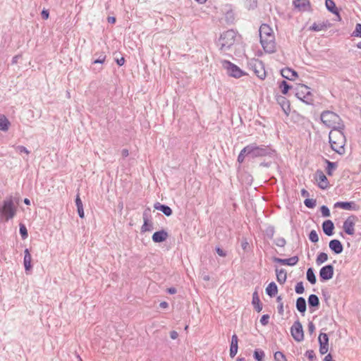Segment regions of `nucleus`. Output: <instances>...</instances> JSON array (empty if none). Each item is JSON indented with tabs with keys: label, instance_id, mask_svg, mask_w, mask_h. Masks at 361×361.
I'll use <instances>...</instances> for the list:
<instances>
[{
	"label": "nucleus",
	"instance_id": "1",
	"mask_svg": "<svg viewBox=\"0 0 361 361\" xmlns=\"http://www.w3.org/2000/svg\"><path fill=\"white\" fill-rule=\"evenodd\" d=\"M343 130H331L329 135L331 149L341 155L345 153L344 147L346 141Z\"/></svg>",
	"mask_w": 361,
	"mask_h": 361
},
{
	"label": "nucleus",
	"instance_id": "2",
	"mask_svg": "<svg viewBox=\"0 0 361 361\" xmlns=\"http://www.w3.org/2000/svg\"><path fill=\"white\" fill-rule=\"evenodd\" d=\"M322 123L332 130L344 129V124L338 115L333 111H326L321 114Z\"/></svg>",
	"mask_w": 361,
	"mask_h": 361
},
{
	"label": "nucleus",
	"instance_id": "3",
	"mask_svg": "<svg viewBox=\"0 0 361 361\" xmlns=\"http://www.w3.org/2000/svg\"><path fill=\"white\" fill-rule=\"evenodd\" d=\"M243 152H247V156L252 158L265 157L271 154V149L268 146L257 145L252 143L243 148Z\"/></svg>",
	"mask_w": 361,
	"mask_h": 361
},
{
	"label": "nucleus",
	"instance_id": "4",
	"mask_svg": "<svg viewBox=\"0 0 361 361\" xmlns=\"http://www.w3.org/2000/svg\"><path fill=\"white\" fill-rule=\"evenodd\" d=\"M236 33L233 30H228L221 35L218 45L222 51L228 50L235 43Z\"/></svg>",
	"mask_w": 361,
	"mask_h": 361
},
{
	"label": "nucleus",
	"instance_id": "5",
	"mask_svg": "<svg viewBox=\"0 0 361 361\" xmlns=\"http://www.w3.org/2000/svg\"><path fill=\"white\" fill-rule=\"evenodd\" d=\"M295 96L307 104H313V94L310 92V88L305 85L300 84L298 85Z\"/></svg>",
	"mask_w": 361,
	"mask_h": 361
},
{
	"label": "nucleus",
	"instance_id": "6",
	"mask_svg": "<svg viewBox=\"0 0 361 361\" xmlns=\"http://www.w3.org/2000/svg\"><path fill=\"white\" fill-rule=\"evenodd\" d=\"M221 64L222 67L226 71V73L231 77L239 78L245 75L240 68L228 61H222Z\"/></svg>",
	"mask_w": 361,
	"mask_h": 361
},
{
	"label": "nucleus",
	"instance_id": "7",
	"mask_svg": "<svg viewBox=\"0 0 361 361\" xmlns=\"http://www.w3.org/2000/svg\"><path fill=\"white\" fill-rule=\"evenodd\" d=\"M1 212L6 217V220L12 219L16 214V209L11 199L6 200L4 202L3 207L0 208Z\"/></svg>",
	"mask_w": 361,
	"mask_h": 361
},
{
	"label": "nucleus",
	"instance_id": "8",
	"mask_svg": "<svg viewBox=\"0 0 361 361\" xmlns=\"http://www.w3.org/2000/svg\"><path fill=\"white\" fill-rule=\"evenodd\" d=\"M358 221L355 215L349 216L343 222V228L345 233L350 235L355 234V226Z\"/></svg>",
	"mask_w": 361,
	"mask_h": 361
},
{
	"label": "nucleus",
	"instance_id": "9",
	"mask_svg": "<svg viewBox=\"0 0 361 361\" xmlns=\"http://www.w3.org/2000/svg\"><path fill=\"white\" fill-rule=\"evenodd\" d=\"M260 43L266 52L271 54L276 51V42L274 36L260 38Z\"/></svg>",
	"mask_w": 361,
	"mask_h": 361
},
{
	"label": "nucleus",
	"instance_id": "10",
	"mask_svg": "<svg viewBox=\"0 0 361 361\" xmlns=\"http://www.w3.org/2000/svg\"><path fill=\"white\" fill-rule=\"evenodd\" d=\"M255 74L261 80L266 77V72L263 63L259 60H252L249 63Z\"/></svg>",
	"mask_w": 361,
	"mask_h": 361
},
{
	"label": "nucleus",
	"instance_id": "11",
	"mask_svg": "<svg viewBox=\"0 0 361 361\" xmlns=\"http://www.w3.org/2000/svg\"><path fill=\"white\" fill-rule=\"evenodd\" d=\"M291 335L296 341H302L304 339L302 326L298 320L294 322L290 328Z\"/></svg>",
	"mask_w": 361,
	"mask_h": 361
},
{
	"label": "nucleus",
	"instance_id": "12",
	"mask_svg": "<svg viewBox=\"0 0 361 361\" xmlns=\"http://www.w3.org/2000/svg\"><path fill=\"white\" fill-rule=\"evenodd\" d=\"M334 276V267L331 264L323 267L319 271V276L321 280L327 281L331 279Z\"/></svg>",
	"mask_w": 361,
	"mask_h": 361
},
{
	"label": "nucleus",
	"instance_id": "13",
	"mask_svg": "<svg viewBox=\"0 0 361 361\" xmlns=\"http://www.w3.org/2000/svg\"><path fill=\"white\" fill-rule=\"evenodd\" d=\"M315 180L318 183V186L322 189H326L329 187V181L326 176L322 171H317L315 173Z\"/></svg>",
	"mask_w": 361,
	"mask_h": 361
},
{
	"label": "nucleus",
	"instance_id": "14",
	"mask_svg": "<svg viewBox=\"0 0 361 361\" xmlns=\"http://www.w3.org/2000/svg\"><path fill=\"white\" fill-rule=\"evenodd\" d=\"M334 207L349 211H357L359 209V207L354 202H337L334 204Z\"/></svg>",
	"mask_w": 361,
	"mask_h": 361
},
{
	"label": "nucleus",
	"instance_id": "15",
	"mask_svg": "<svg viewBox=\"0 0 361 361\" xmlns=\"http://www.w3.org/2000/svg\"><path fill=\"white\" fill-rule=\"evenodd\" d=\"M329 248L335 254H341L343 250V247L338 240H331L329 244Z\"/></svg>",
	"mask_w": 361,
	"mask_h": 361
},
{
	"label": "nucleus",
	"instance_id": "16",
	"mask_svg": "<svg viewBox=\"0 0 361 361\" xmlns=\"http://www.w3.org/2000/svg\"><path fill=\"white\" fill-rule=\"evenodd\" d=\"M273 260L275 262L280 263L283 265L293 266L298 263V257L297 256H294L288 259L274 257Z\"/></svg>",
	"mask_w": 361,
	"mask_h": 361
},
{
	"label": "nucleus",
	"instance_id": "17",
	"mask_svg": "<svg viewBox=\"0 0 361 361\" xmlns=\"http://www.w3.org/2000/svg\"><path fill=\"white\" fill-rule=\"evenodd\" d=\"M259 31L260 38L274 36L272 28L267 24H262Z\"/></svg>",
	"mask_w": 361,
	"mask_h": 361
},
{
	"label": "nucleus",
	"instance_id": "18",
	"mask_svg": "<svg viewBox=\"0 0 361 361\" xmlns=\"http://www.w3.org/2000/svg\"><path fill=\"white\" fill-rule=\"evenodd\" d=\"M322 229L326 235L331 236L334 234V223L331 220L324 221L322 224Z\"/></svg>",
	"mask_w": 361,
	"mask_h": 361
},
{
	"label": "nucleus",
	"instance_id": "19",
	"mask_svg": "<svg viewBox=\"0 0 361 361\" xmlns=\"http://www.w3.org/2000/svg\"><path fill=\"white\" fill-rule=\"evenodd\" d=\"M167 238L168 233L164 230L155 232L152 237V240L154 243H162L166 240Z\"/></svg>",
	"mask_w": 361,
	"mask_h": 361
},
{
	"label": "nucleus",
	"instance_id": "20",
	"mask_svg": "<svg viewBox=\"0 0 361 361\" xmlns=\"http://www.w3.org/2000/svg\"><path fill=\"white\" fill-rule=\"evenodd\" d=\"M238 336L235 334H233L231 338V343L230 346V356L231 357H234L238 353Z\"/></svg>",
	"mask_w": 361,
	"mask_h": 361
},
{
	"label": "nucleus",
	"instance_id": "21",
	"mask_svg": "<svg viewBox=\"0 0 361 361\" xmlns=\"http://www.w3.org/2000/svg\"><path fill=\"white\" fill-rule=\"evenodd\" d=\"M295 8L298 11H306L310 7L309 0H294L293 2Z\"/></svg>",
	"mask_w": 361,
	"mask_h": 361
},
{
	"label": "nucleus",
	"instance_id": "22",
	"mask_svg": "<svg viewBox=\"0 0 361 361\" xmlns=\"http://www.w3.org/2000/svg\"><path fill=\"white\" fill-rule=\"evenodd\" d=\"M281 75L290 80H293L298 77V73L296 71L287 68L281 70Z\"/></svg>",
	"mask_w": 361,
	"mask_h": 361
},
{
	"label": "nucleus",
	"instance_id": "23",
	"mask_svg": "<svg viewBox=\"0 0 361 361\" xmlns=\"http://www.w3.org/2000/svg\"><path fill=\"white\" fill-rule=\"evenodd\" d=\"M144 224L141 227L142 232L151 231L153 229V224L149 221L148 214L146 212L143 213Z\"/></svg>",
	"mask_w": 361,
	"mask_h": 361
},
{
	"label": "nucleus",
	"instance_id": "24",
	"mask_svg": "<svg viewBox=\"0 0 361 361\" xmlns=\"http://www.w3.org/2000/svg\"><path fill=\"white\" fill-rule=\"evenodd\" d=\"M155 209L162 212L166 216H169L172 214V209L167 205L156 202L154 205Z\"/></svg>",
	"mask_w": 361,
	"mask_h": 361
},
{
	"label": "nucleus",
	"instance_id": "25",
	"mask_svg": "<svg viewBox=\"0 0 361 361\" xmlns=\"http://www.w3.org/2000/svg\"><path fill=\"white\" fill-rule=\"evenodd\" d=\"M326 8L334 14H336L339 20H341V16L338 13V10L336 6V4L333 0H326Z\"/></svg>",
	"mask_w": 361,
	"mask_h": 361
},
{
	"label": "nucleus",
	"instance_id": "26",
	"mask_svg": "<svg viewBox=\"0 0 361 361\" xmlns=\"http://www.w3.org/2000/svg\"><path fill=\"white\" fill-rule=\"evenodd\" d=\"M278 102L281 105L283 111L286 115H288L290 108L288 101L283 97L278 99Z\"/></svg>",
	"mask_w": 361,
	"mask_h": 361
},
{
	"label": "nucleus",
	"instance_id": "27",
	"mask_svg": "<svg viewBox=\"0 0 361 361\" xmlns=\"http://www.w3.org/2000/svg\"><path fill=\"white\" fill-rule=\"evenodd\" d=\"M276 274L277 281L281 284L284 283L287 279L286 270L283 269H276Z\"/></svg>",
	"mask_w": 361,
	"mask_h": 361
},
{
	"label": "nucleus",
	"instance_id": "28",
	"mask_svg": "<svg viewBox=\"0 0 361 361\" xmlns=\"http://www.w3.org/2000/svg\"><path fill=\"white\" fill-rule=\"evenodd\" d=\"M296 308L301 313H304L306 311L307 305H306V301L304 298L299 297L297 299Z\"/></svg>",
	"mask_w": 361,
	"mask_h": 361
},
{
	"label": "nucleus",
	"instance_id": "29",
	"mask_svg": "<svg viewBox=\"0 0 361 361\" xmlns=\"http://www.w3.org/2000/svg\"><path fill=\"white\" fill-rule=\"evenodd\" d=\"M278 292V288L274 282L270 283L266 288V293L270 297H274Z\"/></svg>",
	"mask_w": 361,
	"mask_h": 361
},
{
	"label": "nucleus",
	"instance_id": "30",
	"mask_svg": "<svg viewBox=\"0 0 361 361\" xmlns=\"http://www.w3.org/2000/svg\"><path fill=\"white\" fill-rule=\"evenodd\" d=\"M252 305L257 312H259L262 310V305L260 303V300L258 296L257 292H255L252 295Z\"/></svg>",
	"mask_w": 361,
	"mask_h": 361
},
{
	"label": "nucleus",
	"instance_id": "31",
	"mask_svg": "<svg viewBox=\"0 0 361 361\" xmlns=\"http://www.w3.org/2000/svg\"><path fill=\"white\" fill-rule=\"evenodd\" d=\"M75 204L77 207V210H78L79 216L80 218H84L85 214H84V210H83L82 202V200H80L79 194H78L76 196Z\"/></svg>",
	"mask_w": 361,
	"mask_h": 361
},
{
	"label": "nucleus",
	"instance_id": "32",
	"mask_svg": "<svg viewBox=\"0 0 361 361\" xmlns=\"http://www.w3.org/2000/svg\"><path fill=\"white\" fill-rule=\"evenodd\" d=\"M10 122L7 118L3 114H0V130L6 131L8 130Z\"/></svg>",
	"mask_w": 361,
	"mask_h": 361
},
{
	"label": "nucleus",
	"instance_id": "33",
	"mask_svg": "<svg viewBox=\"0 0 361 361\" xmlns=\"http://www.w3.org/2000/svg\"><path fill=\"white\" fill-rule=\"evenodd\" d=\"M31 255L27 249L25 250L24 257V266L26 271H29L31 269Z\"/></svg>",
	"mask_w": 361,
	"mask_h": 361
},
{
	"label": "nucleus",
	"instance_id": "34",
	"mask_svg": "<svg viewBox=\"0 0 361 361\" xmlns=\"http://www.w3.org/2000/svg\"><path fill=\"white\" fill-rule=\"evenodd\" d=\"M308 304L310 307H318L319 305V300L317 295L312 294L308 298Z\"/></svg>",
	"mask_w": 361,
	"mask_h": 361
},
{
	"label": "nucleus",
	"instance_id": "35",
	"mask_svg": "<svg viewBox=\"0 0 361 361\" xmlns=\"http://www.w3.org/2000/svg\"><path fill=\"white\" fill-rule=\"evenodd\" d=\"M307 279L311 284H315L317 279L312 268H309L307 271Z\"/></svg>",
	"mask_w": 361,
	"mask_h": 361
},
{
	"label": "nucleus",
	"instance_id": "36",
	"mask_svg": "<svg viewBox=\"0 0 361 361\" xmlns=\"http://www.w3.org/2000/svg\"><path fill=\"white\" fill-rule=\"evenodd\" d=\"M326 162L327 164L326 173L329 176H332L333 171L335 170L337 167V164L335 162H331L329 160H326Z\"/></svg>",
	"mask_w": 361,
	"mask_h": 361
},
{
	"label": "nucleus",
	"instance_id": "37",
	"mask_svg": "<svg viewBox=\"0 0 361 361\" xmlns=\"http://www.w3.org/2000/svg\"><path fill=\"white\" fill-rule=\"evenodd\" d=\"M328 259V255L325 252H320L316 259V263L317 265H321Z\"/></svg>",
	"mask_w": 361,
	"mask_h": 361
},
{
	"label": "nucleus",
	"instance_id": "38",
	"mask_svg": "<svg viewBox=\"0 0 361 361\" xmlns=\"http://www.w3.org/2000/svg\"><path fill=\"white\" fill-rule=\"evenodd\" d=\"M319 345H329V337L325 333H321L319 336Z\"/></svg>",
	"mask_w": 361,
	"mask_h": 361
},
{
	"label": "nucleus",
	"instance_id": "39",
	"mask_svg": "<svg viewBox=\"0 0 361 361\" xmlns=\"http://www.w3.org/2000/svg\"><path fill=\"white\" fill-rule=\"evenodd\" d=\"M279 88L281 90V92L283 94H286L288 93L290 87L289 86V85L288 84V82L286 81L283 80L279 85Z\"/></svg>",
	"mask_w": 361,
	"mask_h": 361
},
{
	"label": "nucleus",
	"instance_id": "40",
	"mask_svg": "<svg viewBox=\"0 0 361 361\" xmlns=\"http://www.w3.org/2000/svg\"><path fill=\"white\" fill-rule=\"evenodd\" d=\"M264 353L262 350H255L254 352V357L257 361H263Z\"/></svg>",
	"mask_w": 361,
	"mask_h": 361
},
{
	"label": "nucleus",
	"instance_id": "41",
	"mask_svg": "<svg viewBox=\"0 0 361 361\" xmlns=\"http://www.w3.org/2000/svg\"><path fill=\"white\" fill-rule=\"evenodd\" d=\"M326 27L324 23H314L311 27L310 30L313 31H321Z\"/></svg>",
	"mask_w": 361,
	"mask_h": 361
},
{
	"label": "nucleus",
	"instance_id": "42",
	"mask_svg": "<svg viewBox=\"0 0 361 361\" xmlns=\"http://www.w3.org/2000/svg\"><path fill=\"white\" fill-rule=\"evenodd\" d=\"M304 204L307 207L312 209L316 206V200L307 198L305 200Z\"/></svg>",
	"mask_w": 361,
	"mask_h": 361
},
{
	"label": "nucleus",
	"instance_id": "43",
	"mask_svg": "<svg viewBox=\"0 0 361 361\" xmlns=\"http://www.w3.org/2000/svg\"><path fill=\"white\" fill-rule=\"evenodd\" d=\"M309 239L313 243H317L319 241V236L316 231L312 230L310 231L309 234Z\"/></svg>",
	"mask_w": 361,
	"mask_h": 361
},
{
	"label": "nucleus",
	"instance_id": "44",
	"mask_svg": "<svg viewBox=\"0 0 361 361\" xmlns=\"http://www.w3.org/2000/svg\"><path fill=\"white\" fill-rule=\"evenodd\" d=\"M274 359L276 361H286L284 354L280 351L274 353Z\"/></svg>",
	"mask_w": 361,
	"mask_h": 361
},
{
	"label": "nucleus",
	"instance_id": "45",
	"mask_svg": "<svg viewBox=\"0 0 361 361\" xmlns=\"http://www.w3.org/2000/svg\"><path fill=\"white\" fill-rule=\"evenodd\" d=\"M352 36L361 37V24L357 23L355 26V30L353 32Z\"/></svg>",
	"mask_w": 361,
	"mask_h": 361
},
{
	"label": "nucleus",
	"instance_id": "46",
	"mask_svg": "<svg viewBox=\"0 0 361 361\" xmlns=\"http://www.w3.org/2000/svg\"><path fill=\"white\" fill-rule=\"evenodd\" d=\"M225 18H226V20L227 21V23H233L234 20L233 12L232 11H229L226 12V13L225 15Z\"/></svg>",
	"mask_w": 361,
	"mask_h": 361
},
{
	"label": "nucleus",
	"instance_id": "47",
	"mask_svg": "<svg viewBox=\"0 0 361 361\" xmlns=\"http://www.w3.org/2000/svg\"><path fill=\"white\" fill-rule=\"evenodd\" d=\"M305 291V288H304V286H303V283L302 282H298L297 283L296 286H295V292L298 293V294H302Z\"/></svg>",
	"mask_w": 361,
	"mask_h": 361
},
{
	"label": "nucleus",
	"instance_id": "48",
	"mask_svg": "<svg viewBox=\"0 0 361 361\" xmlns=\"http://www.w3.org/2000/svg\"><path fill=\"white\" fill-rule=\"evenodd\" d=\"M20 233L23 239L27 237V231L25 225H20Z\"/></svg>",
	"mask_w": 361,
	"mask_h": 361
},
{
	"label": "nucleus",
	"instance_id": "49",
	"mask_svg": "<svg viewBox=\"0 0 361 361\" xmlns=\"http://www.w3.org/2000/svg\"><path fill=\"white\" fill-rule=\"evenodd\" d=\"M321 212L324 217H329L330 216V211L326 206L323 205L321 207Z\"/></svg>",
	"mask_w": 361,
	"mask_h": 361
},
{
	"label": "nucleus",
	"instance_id": "50",
	"mask_svg": "<svg viewBox=\"0 0 361 361\" xmlns=\"http://www.w3.org/2000/svg\"><path fill=\"white\" fill-rule=\"evenodd\" d=\"M269 316L268 314H264L260 319V323L263 326H266L269 323Z\"/></svg>",
	"mask_w": 361,
	"mask_h": 361
},
{
	"label": "nucleus",
	"instance_id": "51",
	"mask_svg": "<svg viewBox=\"0 0 361 361\" xmlns=\"http://www.w3.org/2000/svg\"><path fill=\"white\" fill-rule=\"evenodd\" d=\"M247 156V152H243V149L240 151V154L238 157V161L239 163H243L244 161L245 157Z\"/></svg>",
	"mask_w": 361,
	"mask_h": 361
},
{
	"label": "nucleus",
	"instance_id": "52",
	"mask_svg": "<svg viewBox=\"0 0 361 361\" xmlns=\"http://www.w3.org/2000/svg\"><path fill=\"white\" fill-rule=\"evenodd\" d=\"M275 243L279 247H283L286 245V240L283 238H279L276 240Z\"/></svg>",
	"mask_w": 361,
	"mask_h": 361
},
{
	"label": "nucleus",
	"instance_id": "53",
	"mask_svg": "<svg viewBox=\"0 0 361 361\" xmlns=\"http://www.w3.org/2000/svg\"><path fill=\"white\" fill-rule=\"evenodd\" d=\"M329 345H319V352L322 355H324L328 352Z\"/></svg>",
	"mask_w": 361,
	"mask_h": 361
},
{
	"label": "nucleus",
	"instance_id": "54",
	"mask_svg": "<svg viewBox=\"0 0 361 361\" xmlns=\"http://www.w3.org/2000/svg\"><path fill=\"white\" fill-rule=\"evenodd\" d=\"M105 59H106V56L102 54L97 59H95L93 61V63H94V64H96V63H103L104 62V61H105Z\"/></svg>",
	"mask_w": 361,
	"mask_h": 361
},
{
	"label": "nucleus",
	"instance_id": "55",
	"mask_svg": "<svg viewBox=\"0 0 361 361\" xmlns=\"http://www.w3.org/2000/svg\"><path fill=\"white\" fill-rule=\"evenodd\" d=\"M306 356L308 357L309 360H313L315 357V355L313 350H307L305 353Z\"/></svg>",
	"mask_w": 361,
	"mask_h": 361
},
{
	"label": "nucleus",
	"instance_id": "56",
	"mask_svg": "<svg viewBox=\"0 0 361 361\" xmlns=\"http://www.w3.org/2000/svg\"><path fill=\"white\" fill-rule=\"evenodd\" d=\"M216 251L217 254L221 257H226V252L224 250H223L222 249H221L220 247H216Z\"/></svg>",
	"mask_w": 361,
	"mask_h": 361
},
{
	"label": "nucleus",
	"instance_id": "57",
	"mask_svg": "<svg viewBox=\"0 0 361 361\" xmlns=\"http://www.w3.org/2000/svg\"><path fill=\"white\" fill-rule=\"evenodd\" d=\"M315 330L314 324L312 322L308 324V331L310 334H312Z\"/></svg>",
	"mask_w": 361,
	"mask_h": 361
},
{
	"label": "nucleus",
	"instance_id": "58",
	"mask_svg": "<svg viewBox=\"0 0 361 361\" xmlns=\"http://www.w3.org/2000/svg\"><path fill=\"white\" fill-rule=\"evenodd\" d=\"M283 302H281V304H279L278 305V312L281 315H283Z\"/></svg>",
	"mask_w": 361,
	"mask_h": 361
},
{
	"label": "nucleus",
	"instance_id": "59",
	"mask_svg": "<svg viewBox=\"0 0 361 361\" xmlns=\"http://www.w3.org/2000/svg\"><path fill=\"white\" fill-rule=\"evenodd\" d=\"M178 336V334L176 331H172L170 332V337L172 339H176Z\"/></svg>",
	"mask_w": 361,
	"mask_h": 361
},
{
	"label": "nucleus",
	"instance_id": "60",
	"mask_svg": "<svg viewBox=\"0 0 361 361\" xmlns=\"http://www.w3.org/2000/svg\"><path fill=\"white\" fill-rule=\"evenodd\" d=\"M18 152H20V153L22 152H24L26 154H28L29 152L26 149L25 147H23V146H19L18 147Z\"/></svg>",
	"mask_w": 361,
	"mask_h": 361
},
{
	"label": "nucleus",
	"instance_id": "61",
	"mask_svg": "<svg viewBox=\"0 0 361 361\" xmlns=\"http://www.w3.org/2000/svg\"><path fill=\"white\" fill-rule=\"evenodd\" d=\"M116 63H117V64H118V66H123V65L124 64V63H125V59H124V58H123V57H121V59H117V60H116Z\"/></svg>",
	"mask_w": 361,
	"mask_h": 361
},
{
	"label": "nucleus",
	"instance_id": "62",
	"mask_svg": "<svg viewBox=\"0 0 361 361\" xmlns=\"http://www.w3.org/2000/svg\"><path fill=\"white\" fill-rule=\"evenodd\" d=\"M202 279L205 281H208L209 280V276L205 273H203L202 274Z\"/></svg>",
	"mask_w": 361,
	"mask_h": 361
},
{
	"label": "nucleus",
	"instance_id": "63",
	"mask_svg": "<svg viewBox=\"0 0 361 361\" xmlns=\"http://www.w3.org/2000/svg\"><path fill=\"white\" fill-rule=\"evenodd\" d=\"M122 156L126 157L129 155L128 150L127 149H123L121 152Z\"/></svg>",
	"mask_w": 361,
	"mask_h": 361
},
{
	"label": "nucleus",
	"instance_id": "64",
	"mask_svg": "<svg viewBox=\"0 0 361 361\" xmlns=\"http://www.w3.org/2000/svg\"><path fill=\"white\" fill-rule=\"evenodd\" d=\"M324 361H334L331 354H328L325 356Z\"/></svg>",
	"mask_w": 361,
	"mask_h": 361
}]
</instances>
